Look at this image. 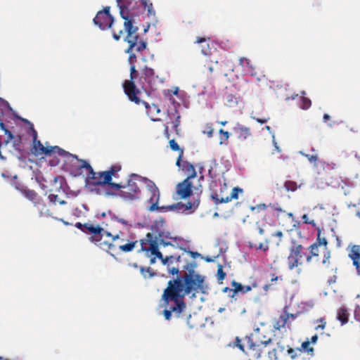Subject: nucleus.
I'll list each match as a JSON object with an SVG mask.
<instances>
[{
    "label": "nucleus",
    "mask_w": 360,
    "mask_h": 360,
    "mask_svg": "<svg viewBox=\"0 0 360 360\" xmlns=\"http://www.w3.org/2000/svg\"><path fill=\"white\" fill-rule=\"evenodd\" d=\"M195 264L186 262L181 268L188 270V273L183 276L178 275L176 278L168 281L167 287L163 292L165 300L178 297L184 300L185 296L191 292H205V277L195 272Z\"/></svg>",
    "instance_id": "1"
},
{
    "label": "nucleus",
    "mask_w": 360,
    "mask_h": 360,
    "mask_svg": "<svg viewBox=\"0 0 360 360\" xmlns=\"http://www.w3.org/2000/svg\"><path fill=\"white\" fill-rule=\"evenodd\" d=\"M122 169V167L119 164L112 165L108 170L103 172H95L94 171L91 174H86V184L92 191H96L98 193V189H96L97 186H108V189L105 192V195L107 196L116 195V192L112 191V188H120L117 183L112 182V177H117V173Z\"/></svg>",
    "instance_id": "2"
},
{
    "label": "nucleus",
    "mask_w": 360,
    "mask_h": 360,
    "mask_svg": "<svg viewBox=\"0 0 360 360\" xmlns=\"http://www.w3.org/2000/svg\"><path fill=\"white\" fill-rule=\"evenodd\" d=\"M75 226L80 229L83 233L89 235V240L90 242L104 250H112L115 248V245L111 242L103 240L104 236L110 237L112 242H113L120 239L121 235H123L122 231H119L118 233L112 235L101 226L95 225L90 222L84 224L77 222Z\"/></svg>",
    "instance_id": "3"
},
{
    "label": "nucleus",
    "mask_w": 360,
    "mask_h": 360,
    "mask_svg": "<svg viewBox=\"0 0 360 360\" xmlns=\"http://www.w3.org/2000/svg\"><path fill=\"white\" fill-rule=\"evenodd\" d=\"M259 335V329H257L255 334L245 336L243 344L241 343V340L238 337L236 338L235 345L245 353L249 357V360L259 359L263 352L262 348L271 342V338L261 340Z\"/></svg>",
    "instance_id": "4"
},
{
    "label": "nucleus",
    "mask_w": 360,
    "mask_h": 360,
    "mask_svg": "<svg viewBox=\"0 0 360 360\" xmlns=\"http://www.w3.org/2000/svg\"><path fill=\"white\" fill-rule=\"evenodd\" d=\"M148 246L143 245V250L148 257L156 256L160 259L164 265L167 266L169 274L172 275H178L181 268L179 264L182 262L181 255H173L170 256L163 257L162 254L158 249V245L155 239H153L150 235L148 236Z\"/></svg>",
    "instance_id": "5"
},
{
    "label": "nucleus",
    "mask_w": 360,
    "mask_h": 360,
    "mask_svg": "<svg viewBox=\"0 0 360 360\" xmlns=\"http://www.w3.org/2000/svg\"><path fill=\"white\" fill-rule=\"evenodd\" d=\"M146 179H147L146 177H143L136 174H131L129 176L127 184H118L120 188H112V191L115 192L119 191V196L125 200H133L138 199L141 196V191L137 183L145 184Z\"/></svg>",
    "instance_id": "6"
},
{
    "label": "nucleus",
    "mask_w": 360,
    "mask_h": 360,
    "mask_svg": "<svg viewBox=\"0 0 360 360\" xmlns=\"http://www.w3.org/2000/svg\"><path fill=\"white\" fill-rule=\"evenodd\" d=\"M129 54L128 63L130 65V79H127L123 83L124 94L127 96L129 100L136 104L141 103L139 95L141 91L134 84L133 79L137 75V70L135 65L136 62V56L134 52L127 53Z\"/></svg>",
    "instance_id": "7"
},
{
    "label": "nucleus",
    "mask_w": 360,
    "mask_h": 360,
    "mask_svg": "<svg viewBox=\"0 0 360 360\" xmlns=\"http://www.w3.org/2000/svg\"><path fill=\"white\" fill-rule=\"evenodd\" d=\"M134 84L136 83L146 91H155L158 88L159 77L155 70L148 66H144L140 70H137V75L133 79Z\"/></svg>",
    "instance_id": "8"
},
{
    "label": "nucleus",
    "mask_w": 360,
    "mask_h": 360,
    "mask_svg": "<svg viewBox=\"0 0 360 360\" xmlns=\"http://www.w3.org/2000/svg\"><path fill=\"white\" fill-rule=\"evenodd\" d=\"M120 16V19H113L112 26L110 27L112 32V37L116 41L120 40L124 34L126 33V36H129L134 32H137L139 30L134 25L133 17L129 16L128 13H124Z\"/></svg>",
    "instance_id": "9"
},
{
    "label": "nucleus",
    "mask_w": 360,
    "mask_h": 360,
    "mask_svg": "<svg viewBox=\"0 0 360 360\" xmlns=\"http://www.w3.org/2000/svg\"><path fill=\"white\" fill-rule=\"evenodd\" d=\"M226 184H220L219 190L214 191L211 194V198L216 205L226 203L232 200H237L238 194L243 193V189L239 187H234L231 189Z\"/></svg>",
    "instance_id": "10"
},
{
    "label": "nucleus",
    "mask_w": 360,
    "mask_h": 360,
    "mask_svg": "<svg viewBox=\"0 0 360 360\" xmlns=\"http://www.w3.org/2000/svg\"><path fill=\"white\" fill-rule=\"evenodd\" d=\"M308 251L301 244L296 241H292L289 248V255L288 257V266L290 270L302 266L304 262L307 263V257Z\"/></svg>",
    "instance_id": "11"
},
{
    "label": "nucleus",
    "mask_w": 360,
    "mask_h": 360,
    "mask_svg": "<svg viewBox=\"0 0 360 360\" xmlns=\"http://www.w3.org/2000/svg\"><path fill=\"white\" fill-rule=\"evenodd\" d=\"M148 235H150L153 238V239H155L157 245H158V249L159 250V245L161 244L164 247L166 246H172L174 248H176L177 244L176 240L178 238L176 237H172L169 232L166 231H159L158 233H148L146 236L141 239L139 240V243L141 245V249L139 251L144 252L143 250V245H146V247L148 246Z\"/></svg>",
    "instance_id": "12"
},
{
    "label": "nucleus",
    "mask_w": 360,
    "mask_h": 360,
    "mask_svg": "<svg viewBox=\"0 0 360 360\" xmlns=\"http://www.w3.org/2000/svg\"><path fill=\"white\" fill-rule=\"evenodd\" d=\"M200 202V194L193 193L191 199L187 202H177L172 205L162 206V209L165 211L176 210L182 214H189L193 213L199 207Z\"/></svg>",
    "instance_id": "13"
},
{
    "label": "nucleus",
    "mask_w": 360,
    "mask_h": 360,
    "mask_svg": "<svg viewBox=\"0 0 360 360\" xmlns=\"http://www.w3.org/2000/svg\"><path fill=\"white\" fill-rule=\"evenodd\" d=\"M191 176H187L181 182L179 183L176 186V194L180 199H186L188 197L192 196L193 191L194 193H202V185L199 183L197 186L193 184Z\"/></svg>",
    "instance_id": "14"
},
{
    "label": "nucleus",
    "mask_w": 360,
    "mask_h": 360,
    "mask_svg": "<svg viewBox=\"0 0 360 360\" xmlns=\"http://www.w3.org/2000/svg\"><path fill=\"white\" fill-rule=\"evenodd\" d=\"M162 300L164 302V305L166 307V309L163 311V315L165 319L167 321L171 319L172 312L176 317H180L181 314L186 308L185 302L179 297L176 299L165 300L162 294Z\"/></svg>",
    "instance_id": "15"
},
{
    "label": "nucleus",
    "mask_w": 360,
    "mask_h": 360,
    "mask_svg": "<svg viewBox=\"0 0 360 360\" xmlns=\"http://www.w3.org/2000/svg\"><path fill=\"white\" fill-rule=\"evenodd\" d=\"M145 184L150 193V197L148 200L150 207H148V210L150 212H153L155 210H159L160 212H165V210L162 209V207L158 206V202L160 200V191L155 184L147 179L145 180Z\"/></svg>",
    "instance_id": "16"
},
{
    "label": "nucleus",
    "mask_w": 360,
    "mask_h": 360,
    "mask_svg": "<svg viewBox=\"0 0 360 360\" xmlns=\"http://www.w3.org/2000/svg\"><path fill=\"white\" fill-rule=\"evenodd\" d=\"M124 40L128 44L125 53H142L147 48V41L143 40L137 32L126 36Z\"/></svg>",
    "instance_id": "17"
},
{
    "label": "nucleus",
    "mask_w": 360,
    "mask_h": 360,
    "mask_svg": "<svg viewBox=\"0 0 360 360\" xmlns=\"http://www.w3.org/2000/svg\"><path fill=\"white\" fill-rule=\"evenodd\" d=\"M113 19L114 18L110 13V7H105L103 11H100L97 13L96 17L94 18V22L101 30H105L112 26Z\"/></svg>",
    "instance_id": "18"
},
{
    "label": "nucleus",
    "mask_w": 360,
    "mask_h": 360,
    "mask_svg": "<svg viewBox=\"0 0 360 360\" xmlns=\"http://www.w3.org/2000/svg\"><path fill=\"white\" fill-rule=\"evenodd\" d=\"M33 153L36 155H49L56 151H59L60 148L58 146H51V147H44L40 141L37 140L33 142Z\"/></svg>",
    "instance_id": "19"
},
{
    "label": "nucleus",
    "mask_w": 360,
    "mask_h": 360,
    "mask_svg": "<svg viewBox=\"0 0 360 360\" xmlns=\"http://www.w3.org/2000/svg\"><path fill=\"white\" fill-rule=\"evenodd\" d=\"M315 243L317 245H319L320 247L322 246L323 248L324 252H323V259L322 260V264L328 265L329 259L330 257V251L328 250V248H327V245H328L327 240L326 239V238L321 236V230L320 229L318 230L317 239H316Z\"/></svg>",
    "instance_id": "20"
},
{
    "label": "nucleus",
    "mask_w": 360,
    "mask_h": 360,
    "mask_svg": "<svg viewBox=\"0 0 360 360\" xmlns=\"http://www.w3.org/2000/svg\"><path fill=\"white\" fill-rule=\"evenodd\" d=\"M233 131L237 139L240 141H245L251 136L250 129L239 123L236 124Z\"/></svg>",
    "instance_id": "21"
},
{
    "label": "nucleus",
    "mask_w": 360,
    "mask_h": 360,
    "mask_svg": "<svg viewBox=\"0 0 360 360\" xmlns=\"http://www.w3.org/2000/svg\"><path fill=\"white\" fill-rule=\"evenodd\" d=\"M349 257L352 260L358 274H360V245H353L349 251Z\"/></svg>",
    "instance_id": "22"
},
{
    "label": "nucleus",
    "mask_w": 360,
    "mask_h": 360,
    "mask_svg": "<svg viewBox=\"0 0 360 360\" xmlns=\"http://www.w3.org/2000/svg\"><path fill=\"white\" fill-rule=\"evenodd\" d=\"M168 117L170 120V123L173 125V129L177 135H179L180 129L179 126L181 122V115L178 110L174 108L173 110L168 111Z\"/></svg>",
    "instance_id": "23"
},
{
    "label": "nucleus",
    "mask_w": 360,
    "mask_h": 360,
    "mask_svg": "<svg viewBox=\"0 0 360 360\" xmlns=\"http://www.w3.org/2000/svg\"><path fill=\"white\" fill-rule=\"evenodd\" d=\"M17 189L20 190L22 193L30 201H32L34 205H41V199L38 195L37 193L33 190L24 188L23 186L20 188L18 186H15Z\"/></svg>",
    "instance_id": "24"
},
{
    "label": "nucleus",
    "mask_w": 360,
    "mask_h": 360,
    "mask_svg": "<svg viewBox=\"0 0 360 360\" xmlns=\"http://www.w3.org/2000/svg\"><path fill=\"white\" fill-rule=\"evenodd\" d=\"M251 211L255 214L263 216L264 214H271L274 210L271 208V204L266 205L264 203L252 206Z\"/></svg>",
    "instance_id": "25"
},
{
    "label": "nucleus",
    "mask_w": 360,
    "mask_h": 360,
    "mask_svg": "<svg viewBox=\"0 0 360 360\" xmlns=\"http://www.w3.org/2000/svg\"><path fill=\"white\" fill-rule=\"evenodd\" d=\"M319 248L320 246L317 245L315 243H314L307 248V250L308 251L307 257V264L311 263L313 258H316V260H318L319 256Z\"/></svg>",
    "instance_id": "26"
},
{
    "label": "nucleus",
    "mask_w": 360,
    "mask_h": 360,
    "mask_svg": "<svg viewBox=\"0 0 360 360\" xmlns=\"http://www.w3.org/2000/svg\"><path fill=\"white\" fill-rule=\"evenodd\" d=\"M169 144L170 148L172 150L179 152V155L176 160V165L177 167H180L181 163V159L183 158L184 156V149L179 147V144L175 141L174 139L169 140Z\"/></svg>",
    "instance_id": "27"
},
{
    "label": "nucleus",
    "mask_w": 360,
    "mask_h": 360,
    "mask_svg": "<svg viewBox=\"0 0 360 360\" xmlns=\"http://www.w3.org/2000/svg\"><path fill=\"white\" fill-rule=\"evenodd\" d=\"M239 65L244 68V71L250 75H253L255 72V67L251 63L250 59L245 57L239 58Z\"/></svg>",
    "instance_id": "28"
},
{
    "label": "nucleus",
    "mask_w": 360,
    "mask_h": 360,
    "mask_svg": "<svg viewBox=\"0 0 360 360\" xmlns=\"http://www.w3.org/2000/svg\"><path fill=\"white\" fill-rule=\"evenodd\" d=\"M182 170L188 174V176H191L192 179H194L197 177V173L194 168V166L187 161L183 162L181 160V166Z\"/></svg>",
    "instance_id": "29"
},
{
    "label": "nucleus",
    "mask_w": 360,
    "mask_h": 360,
    "mask_svg": "<svg viewBox=\"0 0 360 360\" xmlns=\"http://www.w3.org/2000/svg\"><path fill=\"white\" fill-rule=\"evenodd\" d=\"M289 319V316L286 311H285L278 319H275L274 321V328L276 330H280L281 328H283L287 324L288 320Z\"/></svg>",
    "instance_id": "30"
},
{
    "label": "nucleus",
    "mask_w": 360,
    "mask_h": 360,
    "mask_svg": "<svg viewBox=\"0 0 360 360\" xmlns=\"http://www.w3.org/2000/svg\"><path fill=\"white\" fill-rule=\"evenodd\" d=\"M249 246L256 250H262L266 252L269 250V240H266L265 243H258L255 239L252 238L249 240Z\"/></svg>",
    "instance_id": "31"
},
{
    "label": "nucleus",
    "mask_w": 360,
    "mask_h": 360,
    "mask_svg": "<svg viewBox=\"0 0 360 360\" xmlns=\"http://www.w3.org/2000/svg\"><path fill=\"white\" fill-rule=\"evenodd\" d=\"M271 208L274 210L271 214H264L262 216L266 221L274 222V219L278 217V214L284 212L281 207H276L275 205H271Z\"/></svg>",
    "instance_id": "32"
},
{
    "label": "nucleus",
    "mask_w": 360,
    "mask_h": 360,
    "mask_svg": "<svg viewBox=\"0 0 360 360\" xmlns=\"http://www.w3.org/2000/svg\"><path fill=\"white\" fill-rule=\"evenodd\" d=\"M138 243L139 241L137 240H128L126 244L119 245L118 248L122 252H130L133 251Z\"/></svg>",
    "instance_id": "33"
},
{
    "label": "nucleus",
    "mask_w": 360,
    "mask_h": 360,
    "mask_svg": "<svg viewBox=\"0 0 360 360\" xmlns=\"http://www.w3.org/2000/svg\"><path fill=\"white\" fill-rule=\"evenodd\" d=\"M337 319L340 321L342 325L345 324L348 321L349 312L347 308L342 307L338 310Z\"/></svg>",
    "instance_id": "34"
},
{
    "label": "nucleus",
    "mask_w": 360,
    "mask_h": 360,
    "mask_svg": "<svg viewBox=\"0 0 360 360\" xmlns=\"http://www.w3.org/2000/svg\"><path fill=\"white\" fill-rule=\"evenodd\" d=\"M285 350V347L283 345H281L280 342L277 344V347L273 349L272 351L269 352V357L271 360H276L278 359V356H276L277 353H283Z\"/></svg>",
    "instance_id": "35"
},
{
    "label": "nucleus",
    "mask_w": 360,
    "mask_h": 360,
    "mask_svg": "<svg viewBox=\"0 0 360 360\" xmlns=\"http://www.w3.org/2000/svg\"><path fill=\"white\" fill-rule=\"evenodd\" d=\"M37 207V209L39 213L40 217H51V213L49 210L47 209L45 203L41 201V205H34Z\"/></svg>",
    "instance_id": "36"
},
{
    "label": "nucleus",
    "mask_w": 360,
    "mask_h": 360,
    "mask_svg": "<svg viewBox=\"0 0 360 360\" xmlns=\"http://www.w3.org/2000/svg\"><path fill=\"white\" fill-rule=\"evenodd\" d=\"M231 284L233 288V294L229 295L230 297H233L238 292H243V285L240 283L236 282V281H233Z\"/></svg>",
    "instance_id": "37"
},
{
    "label": "nucleus",
    "mask_w": 360,
    "mask_h": 360,
    "mask_svg": "<svg viewBox=\"0 0 360 360\" xmlns=\"http://www.w3.org/2000/svg\"><path fill=\"white\" fill-rule=\"evenodd\" d=\"M117 2L120 7V15H124V13H128V5L129 3V0H117Z\"/></svg>",
    "instance_id": "38"
},
{
    "label": "nucleus",
    "mask_w": 360,
    "mask_h": 360,
    "mask_svg": "<svg viewBox=\"0 0 360 360\" xmlns=\"http://www.w3.org/2000/svg\"><path fill=\"white\" fill-rule=\"evenodd\" d=\"M140 271L142 276L145 278H151L155 275V273L153 271V269L150 267H140Z\"/></svg>",
    "instance_id": "39"
},
{
    "label": "nucleus",
    "mask_w": 360,
    "mask_h": 360,
    "mask_svg": "<svg viewBox=\"0 0 360 360\" xmlns=\"http://www.w3.org/2000/svg\"><path fill=\"white\" fill-rule=\"evenodd\" d=\"M219 144L220 145L226 144L228 139L230 136V134L228 131H224L222 129H219Z\"/></svg>",
    "instance_id": "40"
},
{
    "label": "nucleus",
    "mask_w": 360,
    "mask_h": 360,
    "mask_svg": "<svg viewBox=\"0 0 360 360\" xmlns=\"http://www.w3.org/2000/svg\"><path fill=\"white\" fill-rule=\"evenodd\" d=\"M141 5L143 6L145 9H147L148 14L154 15L155 11L153 8V4L149 0H141Z\"/></svg>",
    "instance_id": "41"
},
{
    "label": "nucleus",
    "mask_w": 360,
    "mask_h": 360,
    "mask_svg": "<svg viewBox=\"0 0 360 360\" xmlns=\"http://www.w3.org/2000/svg\"><path fill=\"white\" fill-rule=\"evenodd\" d=\"M146 105V108L148 110V112L151 115L158 114L160 112V109L159 108L158 105L152 104L149 105L147 103H144Z\"/></svg>",
    "instance_id": "42"
},
{
    "label": "nucleus",
    "mask_w": 360,
    "mask_h": 360,
    "mask_svg": "<svg viewBox=\"0 0 360 360\" xmlns=\"http://www.w3.org/2000/svg\"><path fill=\"white\" fill-rule=\"evenodd\" d=\"M287 353L290 356L291 359H294L297 356L300 355V354L302 353V349H292L291 347H288Z\"/></svg>",
    "instance_id": "43"
},
{
    "label": "nucleus",
    "mask_w": 360,
    "mask_h": 360,
    "mask_svg": "<svg viewBox=\"0 0 360 360\" xmlns=\"http://www.w3.org/2000/svg\"><path fill=\"white\" fill-rule=\"evenodd\" d=\"M284 186L287 191L292 192L295 191L298 188L297 183L292 181H286L284 184Z\"/></svg>",
    "instance_id": "44"
},
{
    "label": "nucleus",
    "mask_w": 360,
    "mask_h": 360,
    "mask_svg": "<svg viewBox=\"0 0 360 360\" xmlns=\"http://www.w3.org/2000/svg\"><path fill=\"white\" fill-rule=\"evenodd\" d=\"M79 162H80V165L79 166V168L86 169V171L88 172V173L86 174H91L94 171V169L92 168V167L90 165V164L88 162H86V160H80Z\"/></svg>",
    "instance_id": "45"
},
{
    "label": "nucleus",
    "mask_w": 360,
    "mask_h": 360,
    "mask_svg": "<svg viewBox=\"0 0 360 360\" xmlns=\"http://www.w3.org/2000/svg\"><path fill=\"white\" fill-rule=\"evenodd\" d=\"M301 108L304 110L309 109L311 105V101L309 98L302 96L300 102Z\"/></svg>",
    "instance_id": "46"
},
{
    "label": "nucleus",
    "mask_w": 360,
    "mask_h": 360,
    "mask_svg": "<svg viewBox=\"0 0 360 360\" xmlns=\"http://www.w3.org/2000/svg\"><path fill=\"white\" fill-rule=\"evenodd\" d=\"M11 141H13V145L15 150H20V144L22 142L21 136L19 135H17V136L14 135V137L13 138V139Z\"/></svg>",
    "instance_id": "47"
},
{
    "label": "nucleus",
    "mask_w": 360,
    "mask_h": 360,
    "mask_svg": "<svg viewBox=\"0 0 360 360\" xmlns=\"http://www.w3.org/2000/svg\"><path fill=\"white\" fill-rule=\"evenodd\" d=\"M299 349H302V352L305 351L308 353L314 352L313 347H310V342L309 340L302 342L301 347H299Z\"/></svg>",
    "instance_id": "48"
},
{
    "label": "nucleus",
    "mask_w": 360,
    "mask_h": 360,
    "mask_svg": "<svg viewBox=\"0 0 360 360\" xmlns=\"http://www.w3.org/2000/svg\"><path fill=\"white\" fill-rule=\"evenodd\" d=\"M226 277V273L224 271L223 266L221 264L218 265L217 269V279L219 281H223Z\"/></svg>",
    "instance_id": "49"
},
{
    "label": "nucleus",
    "mask_w": 360,
    "mask_h": 360,
    "mask_svg": "<svg viewBox=\"0 0 360 360\" xmlns=\"http://www.w3.org/2000/svg\"><path fill=\"white\" fill-rule=\"evenodd\" d=\"M301 154L302 155L305 156L311 163L316 164V161L318 160V155L317 154L310 155V154H305L302 152H301Z\"/></svg>",
    "instance_id": "50"
},
{
    "label": "nucleus",
    "mask_w": 360,
    "mask_h": 360,
    "mask_svg": "<svg viewBox=\"0 0 360 360\" xmlns=\"http://www.w3.org/2000/svg\"><path fill=\"white\" fill-rule=\"evenodd\" d=\"M318 325L315 327V330H323L326 328V322L323 318H320L316 320Z\"/></svg>",
    "instance_id": "51"
},
{
    "label": "nucleus",
    "mask_w": 360,
    "mask_h": 360,
    "mask_svg": "<svg viewBox=\"0 0 360 360\" xmlns=\"http://www.w3.org/2000/svg\"><path fill=\"white\" fill-rule=\"evenodd\" d=\"M303 223L311 224L313 226H316V222L314 219H309L307 214H304L302 217Z\"/></svg>",
    "instance_id": "52"
},
{
    "label": "nucleus",
    "mask_w": 360,
    "mask_h": 360,
    "mask_svg": "<svg viewBox=\"0 0 360 360\" xmlns=\"http://www.w3.org/2000/svg\"><path fill=\"white\" fill-rule=\"evenodd\" d=\"M186 321V323H187V325L189 326V328H193L197 326L196 323H194L193 321H192V316L191 314H188L186 316L185 318Z\"/></svg>",
    "instance_id": "53"
},
{
    "label": "nucleus",
    "mask_w": 360,
    "mask_h": 360,
    "mask_svg": "<svg viewBox=\"0 0 360 360\" xmlns=\"http://www.w3.org/2000/svg\"><path fill=\"white\" fill-rule=\"evenodd\" d=\"M257 287V283L255 282L252 283V285H243V293H246L249 291H250L252 288H255Z\"/></svg>",
    "instance_id": "54"
},
{
    "label": "nucleus",
    "mask_w": 360,
    "mask_h": 360,
    "mask_svg": "<svg viewBox=\"0 0 360 360\" xmlns=\"http://www.w3.org/2000/svg\"><path fill=\"white\" fill-rule=\"evenodd\" d=\"M49 201L53 204H56V202H58V195L54 194H50L49 195Z\"/></svg>",
    "instance_id": "55"
},
{
    "label": "nucleus",
    "mask_w": 360,
    "mask_h": 360,
    "mask_svg": "<svg viewBox=\"0 0 360 360\" xmlns=\"http://www.w3.org/2000/svg\"><path fill=\"white\" fill-rule=\"evenodd\" d=\"M30 129L32 131V135L33 137V142L37 140V132L34 129L33 124H31Z\"/></svg>",
    "instance_id": "56"
},
{
    "label": "nucleus",
    "mask_w": 360,
    "mask_h": 360,
    "mask_svg": "<svg viewBox=\"0 0 360 360\" xmlns=\"http://www.w3.org/2000/svg\"><path fill=\"white\" fill-rule=\"evenodd\" d=\"M201 51H202V54H204L205 56H208V55L211 54L210 49L209 48L208 45H207V48L202 47Z\"/></svg>",
    "instance_id": "57"
},
{
    "label": "nucleus",
    "mask_w": 360,
    "mask_h": 360,
    "mask_svg": "<svg viewBox=\"0 0 360 360\" xmlns=\"http://www.w3.org/2000/svg\"><path fill=\"white\" fill-rule=\"evenodd\" d=\"M115 221H116L117 222L120 223V224H123V225H124V226H127V225H129L128 221H126V220H125V219H119V218H117V217H115Z\"/></svg>",
    "instance_id": "58"
},
{
    "label": "nucleus",
    "mask_w": 360,
    "mask_h": 360,
    "mask_svg": "<svg viewBox=\"0 0 360 360\" xmlns=\"http://www.w3.org/2000/svg\"><path fill=\"white\" fill-rule=\"evenodd\" d=\"M164 134H165V137L167 139H169V136H170V134L169 133V127H168L167 124H165Z\"/></svg>",
    "instance_id": "59"
},
{
    "label": "nucleus",
    "mask_w": 360,
    "mask_h": 360,
    "mask_svg": "<svg viewBox=\"0 0 360 360\" xmlns=\"http://www.w3.org/2000/svg\"><path fill=\"white\" fill-rule=\"evenodd\" d=\"M257 226L258 227V232L260 235H263L264 233V230L262 226L259 224V222H257Z\"/></svg>",
    "instance_id": "60"
},
{
    "label": "nucleus",
    "mask_w": 360,
    "mask_h": 360,
    "mask_svg": "<svg viewBox=\"0 0 360 360\" xmlns=\"http://www.w3.org/2000/svg\"><path fill=\"white\" fill-rule=\"evenodd\" d=\"M273 236L278 237L280 239L283 237V233L281 231H278L272 234Z\"/></svg>",
    "instance_id": "61"
},
{
    "label": "nucleus",
    "mask_w": 360,
    "mask_h": 360,
    "mask_svg": "<svg viewBox=\"0 0 360 360\" xmlns=\"http://www.w3.org/2000/svg\"><path fill=\"white\" fill-rule=\"evenodd\" d=\"M207 41V39L205 37H197L196 38V41L195 42L198 43V44H200V43H202V42H205Z\"/></svg>",
    "instance_id": "62"
},
{
    "label": "nucleus",
    "mask_w": 360,
    "mask_h": 360,
    "mask_svg": "<svg viewBox=\"0 0 360 360\" xmlns=\"http://www.w3.org/2000/svg\"><path fill=\"white\" fill-rule=\"evenodd\" d=\"M256 121L259 123L264 124L266 123L268 120L266 118H255Z\"/></svg>",
    "instance_id": "63"
},
{
    "label": "nucleus",
    "mask_w": 360,
    "mask_h": 360,
    "mask_svg": "<svg viewBox=\"0 0 360 360\" xmlns=\"http://www.w3.org/2000/svg\"><path fill=\"white\" fill-rule=\"evenodd\" d=\"M271 285H272V283H270V284H266L263 286V289L265 292V294H266L268 290L271 288Z\"/></svg>",
    "instance_id": "64"
}]
</instances>
